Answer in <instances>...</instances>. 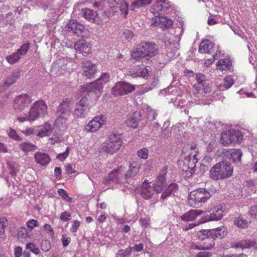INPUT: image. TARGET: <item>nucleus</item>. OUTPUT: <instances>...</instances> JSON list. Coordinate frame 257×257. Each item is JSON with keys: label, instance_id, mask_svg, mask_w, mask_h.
<instances>
[{"label": "nucleus", "instance_id": "obj_1", "mask_svg": "<svg viewBox=\"0 0 257 257\" xmlns=\"http://www.w3.org/2000/svg\"><path fill=\"white\" fill-rule=\"evenodd\" d=\"M141 168V162L137 159L133 160L130 164L129 169L122 166L111 171L103 180V183L107 185L111 183H124L128 177L136 176Z\"/></svg>", "mask_w": 257, "mask_h": 257}, {"label": "nucleus", "instance_id": "obj_2", "mask_svg": "<svg viewBox=\"0 0 257 257\" xmlns=\"http://www.w3.org/2000/svg\"><path fill=\"white\" fill-rule=\"evenodd\" d=\"M215 192L214 187H211L209 190L199 188L190 192L188 197V203L193 207H199L202 206Z\"/></svg>", "mask_w": 257, "mask_h": 257}, {"label": "nucleus", "instance_id": "obj_3", "mask_svg": "<svg viewBox=\"0 0 257 257\" xmlns=\"http://www.w3.org/2000/svg\"><path fill=\"white\" fill-rule=\"evenodd\" d=\"M233 170L230 163L220 162L211 168L209 172L210 177L214 180L226 179L232 175Z\"/></svg>", "mask_w": 257, "mask_h": 257}, {"label": "nucleus", "instance_id": "obj_4", "mask_svg": "<svg viewBox=\"0 0 257 257\" xmlns=\"http://www.w3.org/2000/svg\"><path fill=\"white\" fill-rule=\"evenodd\" d=\"M158 53V47L156 44L150 42H142L139 44L136 50L132 53L131 57L139 60L141 58L146 56L154 57Z\"/></svg>", "mask_w": 257, "mask_h": 257}, {"label": "nucleus", "instance_id": "obj_5", "mask_svg": "<svg viewBox=\"0 0 257 257\" xmlns=\"http://www.w3.org/2000/svg\"><path fill=\"white\" fill-rule=\"evenodd\" d=\"M47 106L43 100H38L34 103L29 110L28 115L25 114L24 116H18V120L20 122L26 120L34 121L40 116H44L47 113Z\"/></svg>", "mask_w": 257, "mask_h": 257}, {"label": "nucleus", "instance_id": "obj_6", "mask_svg": "<svg viewBox=\"0 0 257 257\" xmlns=\"http://www.w3.org/2000/svg\"><path fill=\"white\" fill-rule=\"evenodd\" d=\"M154 186L157 193H162L161 198L163 200L174 194L178 189V186L175 183L170 184L166 187V181L164 175H160L157 177Z\"/></svg>", "mask_w": 257, "mask_h": 257}, {"label": "nucleus", "instance_id": "obj_7", "mask_svg": "<svg viewBox=\"0 0 257 257\" xmlns=\"http://www.w3.org/2000/svg\"><path fill=\"white\" fill-rule=\"evenodd\" d=\"M109 74L104 73L96 81L90 83L87 88L88 96L93 99L98 98L102 94L104 85L109 81Z\"/></svg>", "mask_w": 257, "mask_h": 257}, {"label": "nucleus", "instance_id": "obj_8", "mask_svg": "<svg viewBox=\"0 0 257 257\" xmlns=\"http://www.w3.org/2000/svg\"><path fill=\"white\" fill-rule=\"evenodd\" d=\"M218 231V228L211 230H203L199 232V239L201 240L208 241V244L192 245V248L199 250L209 249L215 244L214 239L217 237L216 234Z\"/></svg>", "mask_w": 257, "mask_h": 257}, {"label": "nucleus", "instance_id": "obj_9", "mask_svg": "<svg viewBox=\"0 0 257 257\" xmlns=\"http://www.w3.org/2000/svg\"><path fill=\"white\" fill-rule=\"evenodd\" d=\"M122 144V141L118 135L112 134L109 138L101 145L102 150L106 153L113 155L118 152Z\"/></svg>", "mask_w": 257, "mask_h": 257}, {"label": "nucleus", "instance_id": "obj_10", "mask_svg": "<svg viewBox=\"0 0 257 257\" xmlns=\"http://www.w3.org/2000/svg\"><path fill=\"white\" fill-rule=\"evenodd\" d=\"M225 210V207L221 205H219L213 207L209 211L210 215L209 218L206 220H202L198 222L197 223H190L186 229L192 228L194 226L199 225L200 223H204L207 220L208 221H218L220 220L223 216Z\"/></svg>", "mask_w": 257, "mask_h": 257}, {"label": "nucleus", "instance_id": "obj_11", "mask_svg": "<svg viewBox=\"0 0 257 257\" xmlns=\"http://www.w3.org/2000/svg\"><path fill=\"white\" fill-rule=\"evenodd\" d=\"M135 89V85L126 82L120 81L112 88L111 93L114 96L123 95L132 92Z\"/></svg>", "mask_w": 257, "mask_h": 257}, {"label": "nucleus", "instance_id": "obj_12", "mask_svg": "<svg viewBox=\"0 0 257 257\" xmlns=\"http://www.w3.org/2000/svg\"><path fill=\"white\" fill-rule=\"evenodd\" d=\"M195 79L197 83L195 84L194 87L195 91L194 93H197L200 89H202L205 93H209L211 91V86H210L209 82L206 80V76L201 73L196 74Z\"/></svg>", "mask_w": 257, "mask_h": 257}, {"label": "nucleus", "instance_id": "obj_13", "mask_svg": "<svg viewBox=\"0 0 257 257\" xmlns=\"http://www.w3.org/2000/svg\"><path fill=\"white\" fill-rule=\"evenodd\" d=\"M89 99L86 96L83 97L80 100L76 103L74 114L76 117L83 118L86 116L89 111Z\"/></svg>", "mask_w": 257, "mask_h": 257}, {"label": "nucleus", "instance_id": "obj_14", "mask_svg": "<svg viewBox=\"0 0 257 257\" xmlns=\"http://www.w3.org/2000/svg\"><path fill=\"white\" fill-rule=\"evenodd\" d=\"M30 48L28 43L22 45L16 52L12 54L8 55L6 59L7 62L10 64H14L17 63L23 55H25Z\"/></svg>", "mask_w": 257, "mask_h": 257}, {"label": "nucleus", "instance_id": "obj_15", "mask_svg": "<svg viewBox=\"0 0 257 257\" xmlns=\"http://www.w3.org/2000/svg\"><path fill=\"white\" fill-rule=\"evenodd\" d=\"M105 121L106 117L104 116H96L89 121L85 126V130L88 132L94 133L100 128Z\"/></svg>", "mask_w": 257, "mask_h": 257}, {"label": "nucleus", "instance_id": "obj_16", "mask_svg": "<svg viewBox=\"0 0 257 257\" xmlns=\"http://www.w3.org/2000/svg\"><path fill=\"white\" fill-rule=\"evenodd\" d=\"M31 99L27 94H21L18 96L14 100V108L15 110L22 111L25 108L28 106Z\"/></svg>", "mask_w": 257, "mask_h": 257}, {"label": "nucleus", "instance_id": "obj_17", "mask_svg": "<svg viewBox=\"0 0 257 257\" xmlns=\"http://www.w3.org/2000/svg\"><path fill=\"white\" fill-rule=\"evenodd\" d=\"M163 15L161 17L152 18L151 20L152 26H157L162 29L169 28L173 26V21L167 17H164Z\"/></svg>", "mask_w": 257, "mask_h": 257}, {"label": "nucleus", "instance_id": "obj_18", "mask_svg": "<svg viewBox=\"0 0 257 257\" xmlns=\"http://www.w3.org/2000/svg\"><path fill=\"white\" fill-rule=\"evenodd\" d=\"M108 6L112 9V11L116 12V8H118L121 13L125 16L128 11V4L123 0H107Z\"/></svg>", "mask_w": 257, "mask_h": 257}, {"label": "nucleus", "instance_id": "obj_19", "mask_svg": "<svg viewBox=\"0 0 257 257\" xmlns=\"http://www.w3.org/2000/svg\"><path fill=\"white\" fill-rule=\"evenodd\" d=\"M150 67L138 66L136 67L131 68L128 72V75L133 78L141 77L146 79L150 75Z\"/></svg>", "mask_w": 257, "mask_h": 257}, {"label": "nucleus", "instance_id": "obj_20", "mask_svg": "<svg viewBox=\"0 0 257 257\" xmlns=\"http://www.w3.org/2000/svg\"><path fill=\"white\" fill-rule=\"evenodd\" d=\"M96 72L95 64L90 61H85L83 62V75L87 78H91Z\"/></svg>", "mask_w": 257, "mask_h": 257}, {"label": "nucleus", "instance_id": "obj_21", "mask_svg": "<svg viewBox=\"0 0 257 257\" xmlns=\"http://www.w3.org/2000/svg\"><path fill=\"white\" fill-rule=\"evenodd\" d=\"M255 246H257L256 242L248 239L234 241L231 244V247L232 248L240 249L241 250L251 247L255 249Z\"/></svg>", "mask_w": 257, "mask_h": 257}, {"label": "nucleus", "instance_id": "obj_22", "mask_svg": "<svg viewBox=\"0 0 257 257\" xmlns=\"http://www.w3.org/2000/svg\"><path fill=\"white\" fill-rule=\"evenodd\" d=\"M74 48L77 52L84 55L90 52L91 45L89 42L82 40L77 41L75 44Z\"/></svg>", "mask_w": 257, "mask_h": 257}, {"label": "nucleus", "instance_id": "obj_23", "mask_svg": "<svg viewBox=\"0 0 257 257\" xmlns=\"http://www.w3.org/2000/svg\"><path fill=\"white\" fill-rule=\"evenodd\" d=\"M68 31L77 36H80L85 29L83 25L78 23L76 21L71 20L67 25Z\"/></svg>", "mask_w": 257, "mask_h": 257}, {"label": "nucleus", "instance_id": "obj_24", "mask_svg": "<svg viewBox=\"0 0 257 257\" xmlns=\"http://www.w3.org/2000/svg\"><path fill=\"white\" fill-rule=\"evenodd\" d=\"M74 103V101L72 99L65 98L58 106L57 111L62 114L67 113L71 111Z\"/></svg>", "mask_w": 257, "mask_h": 257}, {"label": "nucleus", "instance_id": "obj_25", "mask_svg": "<svg viewBox=\"0 0 257 257\" xmlns=\"http://www.w3.org/2000/svg\"><path fill=\"white\" fill-rule=\"evenodd\" d=\"M155 192L156 190L151 183L144 182L143 184L141 194L144 198L147 199L151 198Z\"/></svg>", "mask_w": 257, "mask_h": 257}, {"label": "nucleus", "instance_id": "obj_26", "mask_svg": "<svg viewBox=\"0 0 257 257\" xmlns=\"http://www.w3.org/2000/svg\"><path fill=\"white\" fill-rule=\"evenodd\" d=\"M204 214L201 210H190L181 216V219L184 221H191L197 219Z\"/></svg>", "mask_w": 257, "mask_h": 257}, {"label": "nucleus", "instance_id": "obj_27", "mask_svg": "<svg viewBox=\"0 0 257 257\" xmlns=\"http://www.w3.org/2000/svg\"><path fill=\"white\" fill-rule=\"evenodd\" d=\"M36 135L39 137H44L50 135L53 131L51 124L48 122L39 126L37 128Z\"/></svg>", "mask_w": 257, "mask_h": 257}, {"label": "nucleus", "instance_id": "obj_28", "mask_svg": "<svg viewBox=\"0 0 257 257\" xmlns=\"http://www.w3.org/2000/svg\"><path fill=\"white\" fill-rule=\"evenodd\" d=\"M214 44L209 40H203L199 45V52L200 53L210 54L214 51Z\"/></svg>", "mask_w": 257, "mask_h": 257}, {"label": "nucleus", "instance_id": "obj_29", "mask_svg": "<svg viewBox=\"0 0 257 257\" xmlns=\"http://www.w3.org/2000/svg\"><path fill=\"white\" fill-rule=\"evenodd\" d=\"M82 12L83 17L88 21L93 23H96L98 24H100V22L98 20V14L96 12L87 8L83 9L82 10Z\"/></svg>", "mask_w": 257, "mask_h": 257}, {"label": "nucleus", "instance_id": "obj_30", "mask_svg": "<svg viewBox=\"0 0 257 257\" xmlns=\"http://www.w3.org/2000/svg\"><path fill=\"white\" fill-rule=\"evenodd\" d=\"M34 159L37 163L43 166L47 165L51 161L48 154L40 152H37L35 154Z\"/></svg>", "mask_w": 257, "mask_h": 257}, {"label": "nucleus", "instance_id": "obj_31", "mask_svg": "<svg viewBox=\"0 0 257 257\" xmlns=\"http://www.w3.org/2000/svg\"><path fill=\"white\" fill-rule=\"evenodd\" d=\"M141 120V114L139 112H135L128 117L126 125L130 127L136 128L138 125V122Z\"/></svg>", "mask_w": 257, "mask_h": 257}, {"label": "nucleus", "instance_id": "obj_32", "mask_svg": "<svg viewBox=\"0 0 257 257\" xmlns=\"http://www.w3.org/2000/svg\"><path fill=\"white\" fill-rule=\"evenodd\" d=\"M217 69L221 71H227L231 69L232 67L231 62L229 58L222 59L216 63Z\"/></svg>", "mask_w": 257, "mask_h": 257}, {"label": "nucleus", "instance_id": "obj_33", "mask_svg": "<svg viewBox=\"0 0 257 257\" xmlns=\"http://www.w3.org/2000/svg\"><path fill=\"white\" fill-rule=\"evenodd\" d=\"M18 237L22 241L23 239L32 238L33 233L31 230L28 231L25 227H21L18 230Z\"/></svg>", "mask_w": 257, "mask_h": 257}, {"label": "nucleus", "instance_id": "obj_34", "mask_svg": "<svg viewBox=\"0 0 257 257\" xmlns=\"http://www.w3.org/2000/svg\"><path fill=\"white\" fill-rule=\"evenodd\" d=\"M197 159L195 158V155L190 156L189 155L185 157V162L188 163L187 167L184 168V169H189L190 170V176H191L194 173V169L196 166V163H197Z\"/></svg>", "mask_w": 257, "mask_h": 257}, {"label": "nucleus", "instance_id": "obj_35", "mask_svg": "<svg viewBox=\"0 0 257 257\" xmlns=\"http://www.w3.org/2000/svg\"><path fill=\"white\" fill-rule=\"evenodd\" d=\"M20 72L18 70H15L7 77L5 83V86H9L12 85L20 77Z\"/></svg>", "mask_w": 257, "mask_h": 257}, {"label": "nucleus", "instance_id": "obj_36", "mask_svg": "<svg viewBox=\"0 0 257 257\" xmlns=\"http://www.w3.org/2000/svg\"><path fill=\"white\" fill-rule=\"evenodd\" d=\"M153 0H136L132 3L130 9L132 11H136V9L150 4Z\"/></svg>", "mask_w": 257, "mask_h": 257}, {"label": "nucleus", "instance_id": "obj_37", "mask_svg": "<svg viewBox=\"0 0 257 257\" xmlns=\"http://www.w3.org/2000/svg\"><path fill=\"white\" fill-rule=\"evenodd\" d=\"M54 125L55 128L60 131H64L66 128V118L64 116H59L55 121Z\"/></svg>", "mask_w": 257, "mask_h": 257}, {"label": "nucleus", "instance_id": "obj_38", "mask_svg": "<svg viewBox=\"0 0 257 257\" xmlns=\"http://www.w3.org/2000/svg\"><path fill=\"white\" fill-rule=\"evenodd\" d=\"M234 83V80L230 75H228L224 78V84L219 86L220 90H225L229 88Z\"/></svg>", "mask_w": 257, "mask_h": 257}, {"label": "nucleus", "instance_id": "obj_39", "mask_svg": "<svg viewBox=\"0 0 257 257\" xmlns=\"http://www.w3.org/2000/svg\"><path fill=\"white\" fill-rule=\"evenodd\" d=\"M8 225V220L6 217L0 218V238H4L6 237L5 229Z\"/></svg>", "mask_w": 257, "mask_h": 257}, {"label": "nucleus", "instance_id": "obj_40", "mask_svg": "<svg viewBox=\"0 0 257 257\" xmlns=\"http://www.w3.org/2000/svg\"><path fill=\"white\" fill-rule=\"evenodd\" d=\"M220 142L224 146H227L231 144L229 130L221 133Z\"/></svg>", "mask_w": 257, "mask_h": 257}, {"label": "nucleus", "instance_id": "obj_41", "mask_svg": "<svg viewBox=\"0 0 257 257\" xmlns=\"http://www.w3.org/2000/svg\"><path fill=\"white\" fill-rule=\"evenodd\" d=\"M20 149L24 152H29L33 151L37 149L35 145L32 143H23L20 145Z\"/></svg>", "mask_w": 257, "mask_h": 257}, {"label": "nucleus", "instance_id": "obj_42", "mask_svg": "<svg viewBox=\"0 0 257 257\" xmlns=\"http://www.w3.org/2000/svg\"><path fill=\"white\" fill-rule=\"evenodd\" d=\"M229 133L231 139V144L238 143L241 140V134L239 131L229 130Z\"/></svg>", "mask_w": 257, "mask_h": 257}, {"label": "nucleus", "instance_id": "obj_43", "mask_svg": "<svg viewBox=\"0 0 257 257\" xmlns=\"http://www.w3.org/2000/svg\"><path fill=\"white\" fill-rule=\"evenodd\" d=\"M242 152L240 150H233L231 153V158L235 163H239L242 157Z\"/></svg>", "mask_w": 257, "mask_h": 257}, {"label": "nucleus", "instance_id": "obj_44", "mask_svg": "<svg viewBox=\"0 0 257 257\" xmlns=\"http://www.w3.org/2000/svg\"><path fill=\"white\" fill-rule=\"evenodd\" d=\"M234 223L238 227L245 228L247 226L248 222L242 217H239L234 218Z\"/></svg>", "mask_w": 257, "mask_h": 257}, {"label": "nucleus", "instance_id": "obj_45", "mask_svg": "<svg viewBox=\"0 0 257 257\" xmlns=\"http://www.w3.org/2000/svg\"><path fill=\"white\" fill-rule=\"evenodd\" d=\"M178 165L182 171L186 172V175L190 176L189 169H184L185 167L187 168L188 166V163L185 162V158L184 159H181L178 161Z\"/></svg>", "mask_w": 257, "mask_h": 257}, {"label": "nucleus", "instance_id": "obj_46", "mask_svg": "<svg viewBox=\"0 0 257 257\" xmlns=\"http://www.w3.org/2000/svg\"><path fill=\"white\" fill-rule=\"evenodd\" d=\"M26 249L30 250L32 252L36 255H38L40 253L39 248L33 243H28L26 244Z\"/></svg>", "mask_w": 257, "mask_h": 257}, {"label": "nucleus", "instance_id": "obj_47", "mask_svg": "<svg viewBox=\"0 0 257 257\" xmlns=\"http://www.w3.org/2000/svg\"><path fill=\"white\" fill-rule=\"evenodd\" d=\"M137 155L141 159L146 160L149 156V151L147 148H143L138 151Z\"/></svg>", "mask_w": 257, "mask_h": 257}, {"label": "nucleus", "instance_id": "obj_48", "mask_svg": "<svg viewBox=\"0 0 257 257\" xmlns=\"http://www.w3.org/2000/svg\"><path fill=\"white\" fill-rule=\"evenodd\" d=\"M133 32L129 30L125 29L123 33V37L127 41L130 42L134 38Z\"/></svg>", "mask_w": 257, "mask_h": 257}, {"label": "nucleus", "instance_id": "obj_49", "mask_svg": "<svg viewBox=\"0 0 257 257\" xmlns=\"http://www.w3.org/2000/svg\"><path fill=\"white\" fill-rule=\"evenodd\" d=\"M62 140L61 134H54L51 138H49V141L52 144L61 142Z\"/></svg>", "mask_w": 257, "mask_h": 257}, {"label": "nucleus", "instance_id": "obj_50", "mask_svg": "<svg viewBox=\"0 0 257 257\" xmlns=\"http://www.w3.org/2000/svg\"><path fill=\"white\" fill-rule=\"evenodd\" d=\"M58 193L64 200L67 202H71V198L68 196L67 192L65 190L59 189L58 190Z\"/></svg>", "mask_w": 257, "mask_h": 257}, {"label": "nucleus", "instance_id": "obj_51", "mask_svg": "<svg viewBox=\"0 0 257 257\" xmlns=\"http://www.w3.org/2000/svg\"><path fill=\"white\" fill-rule=\"evenodd\" d=\"M69 152L70 149L69 147H67L66 151L62 153H60L57 155V159L60 160V161H63L68 156Z\"/></svg>", "mask_w": 257, "mask_h": 257}, {"label": "nucleus", "instance_id": "obj_52", "mask_svg": "<svg viewBox=\"0 0 257 257\" xmlns=\"http://www.w3.org/2000/svg\"><path fill=\"white\" fill-rule=\"evenodd\" d=\"M27 226L30 228L32 231V230H33L35 227H37L39 226V223H38V222L35 220V219H29L27 222Z\"/></svg>", "mask_w": 257, "mask_h": 257}, {"label": "nucleus", "instance_id": "obj_53", "mask_svg": "<svg viewBox=\"0 0 257 257\" xmlns=\"http://www.w3.org/2000/svg\"><path fill=\"white\" fill-rule=\"evenodd\" d=\"M80 225V222L79 221L75 220L72 222V224L70 228V231L72 233H76L78 228Z\"/></svg>", "mask_w": 257, "mask_h": 257}, {"label": "nucleus", "instance_id": "obj_54", "mask_svg": "<svg viewBox=\"0 0 257 257\" xmlns=\"http://www.w3.org/2000/svg\"><path fill=\"white\" fill-rule=\"evenodd\" d=\"M221 54V52L220 51H217L215 54L213 55V58L211 59H208L205 61L204 64L206 66H209L210 64H211L214 59H218L219 56L218 55Z\"/></svg>", "mask_w": 257, "mask_h": 257}, {"label": "nucleus", "instance_id": "obj_55", "mask_svg": "<svg viewBox=\"0 0 257 257\" xmlns=\"http://www.w3.org/2000/svg\"><path fill=\"white\" fill-rule=\"evenodd\" d=\"M60 218L63 221H67L70 219L71 214L67 211H64L61 214Z\"/></svg>", "mask_w": 257, "mask_h": 257}, {"label": "nucleus", "instance_id": "obj_56", "mask_svg": "<svg viewBox=\"0 0 257 257\" xmlns=\"http://www.w3.org/2000/svg\"><path fill=\"white\" fill-rule=\"evenodd\" d=\"M61 240H62L63 246L64 247H66L70 242L71 238H70V237H69L63 234L62 236Z\"/></svg>", "mask_w": 257, "mask_h": 257}, {"label": "nucleus", "instance_id": "obj_57", "mask_svg": "<svg viewBox=\"0 0 257 257\" xmlns=\"http://www.w3.org/2000/svg\"><path fill=\"white\" fill-rule=\"evenodd\" d=\"M249 212L251 216L257 219V205L251 206Z\"/></svg>", "mask_w": 257, "mask_h": 257}, {"label": "nucleus", "instance_id": "obj_58", "mask_svg": "<svg viewBox=\"0 0 257 257\" xmlns=\"http://www.w3.org/2000/svg\"><path fill=\"white\" fill-rule=\"evenodd\" d=\"M9 136L10 138L14 140L17 141L20 140V137L17 135L16 131L14 130H11L10 131L9 133Z\"/></svg>", "mask_w": 257, "mask_h": 257}, {"label": "nucleus", "instance_id": "obj_59", "mask_svg": "<svg viewBox=\"0 0 257 257\" xmlns=\"http://www.w3.org/2000/svg\"><path fill=\"white\" fill-rule=\"evenodd\" d=\"M23 254V248L21 246H17L14 250L15 257H21Z\"/></svg>", "mask_w": 257, "mask_h": 257}, {"label": "nucleus", "instance_id": "obj_60", "mask_svg": "<svg viewBox=\"0 0 257 257\" xmlns=\"http://www.w3.org/2000/svg\"><path fill=\"white\" fill-rule=\"evenodd\" d=\"M124 56L122 54L118 55L117 56V58L116 59L115 64L118 67L121 66V64L124 61Z\"/></svg>", "mask_w": 257, "mask_h": 257}, {"label": "nucleus", "instance_id": "obj_61", "mask_svg": "<svg viewBox=\"0 0 257 257\" xmlns=\"http://www.w3.org/2000/svg\"><path fill=\"white\" fill-rule=\"evenodd\" d=\"M133 251H136L138 252L141 251L144 249V244L142 243H141L139 244H135L134 246H132Z\"/></svg>", "mask_w": 257, "mask_h": 257}, {"label": "nucleus", "instance_id": "obj_62", "mask_svg": "<svg viewBox=\"0 0 257 257\" xmlns=\"http://www.w3.org/2000/svg\"><path fill=\"white\" fill-rule=\"evenodd\" d=\"M177 54V50H176L175 51L172 52L170 48H168L167 51V56L168 58L170 59H173L175 57L176 55Z\"/></svg>", "mask_w": 257, "mask_h": 257}, {"label": "nucleus", "instance_id": "obj_63", "mask_svg": "<svg viewBox=\"0 0 257 257\" xmlns=\"http://www.w3.org/2000/svg\"><path fill=\"white\" fill-rule=\"evenodd\" d=\"M44 229L45 231L49 232L51 235H53L54 231L51 226L48 224H45L44 225Z\"/></svg>", "mask_w": 257, "mask_h": 257}, {"label": "nucleus", "instance_id": "obj_64", "mask_svg": "<svg viewBox=\"0 0 257 257\" xmlns=\"http://www.w3.org/2000/svg\"><path fill=\"white\" fill-rule=\"evenodd\" d=\"M210 254L209 252L203 251L197 253L195 257H210Z\"/></svg>", "mask_w": 257, "mask_h": 257}]
</instances>
